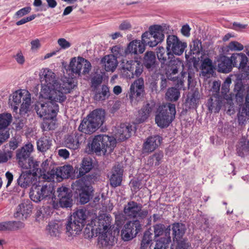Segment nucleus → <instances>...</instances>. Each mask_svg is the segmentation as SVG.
Masks as SVG:
<instances>
[{"mask_svg": "<svg viewBox=\"0 0 249 249\" xmlns=\"http://www.w3.org/2000/svg\"><path fill=\"white\" fill-rule=\"evenodd\" d=\"M91 163L87 159H84L81 167L79 169V176H83L91 169Z\"/></svg>", "mask_w": 249, "mask_h": 249, "instance_id": "54", "label": "nucleus"}, {"mask_svg": "<svg viewBox=\"0 0 249 249\" xmlns=\"http://www.w3.org/2000/svg\"><path fill=\"white\" fill-rule=\"evenodd\" d=\"M84 139L83 134L76 133L74 135L68 136L65 139V144L68 148L75 150L79 148L80 143Z\"/></svg>", "mask_w": 249, "mask_h": 249, "instance_id": "24", "label": "nucleus"}, {"mask_svg": "<svg viewBox=\"0 0 249 249\" xmlns=\"http://www.w3.org/2000/svg\"><path fill=\"white\" fill-rule=\"evenodd\" d=\"M123 169L120 165L114 166L111 172L110 177V184L113 187H116L121 185Z\"/></svg>", "mask_w": 249, "mask_h": 249, "instance_id": "27", "label": "nucleus"}, {"mask_svg": "<svg viewBox=\"0 0 249 249\" xmlns=\"http://www.w3.org/2000/svg\"><path fill=\"white\" fill-rule=\"evenodd\" d=\"M145 45L148 44L144 43L142 39V42L138 40H133L128 44L127 52L134 54L142 53L145 50Z\"/></svg>", "mask_w": 249, "mask_h": 249, "instance_id": "34", "label": "nucleus"}, {"mask_svg": "<svg viewBox=\"0 0 249 249\" xmlns=\"http://www.w3.org/2000/svg\"><path fill=\"white\" fill-rule=\"evenodd\" d=\"M143 63L149 71L154 70L157 66L155 53L151 51L147 52L143 57Z\"/></svg>", "mask_w": 249, "mask_h": 249, "instance_id": "35", "label": "nucleus"}, {"mask_svg": "<svg viewBox=\"0 0 249 249\" xmlns=\"http://www.w3.org/2000/svg\"><path fill=\"white\" fill-rule=\"evenodd\" d=\"M186 80H187L188 88L194 87L195 81V73L192 71H188L187 72H181L180 80L178 83V86L180 89L183 88V83Z\"/></svg>", "mask_w": 249, "mask_h": 249, "instance_id": "31", "label": "nucleus"}, {"mask_svg": "<svg viewBox=\"0 0 249 249\" xmlns=\"http://www.w3.org/2000/svg\"><path fill=\"white\" fill-rule=\"evenodd\" d=\"M50 210V207H38L36 208V212L35 214L36 220L37 222H41L43 221L45 214L47 213L46 210Z\"/></svg>", "mask_w": 249, "mask_h": 249, "instance_id": "52", "label": "nucleus"}, {"mask_svg": "<svg viewBox=\"0 0 249 249\" xmlns=\"http://www.w3.org/2000/svg\"><path fill=\"white\" fill-rule=\"evenodd\" d=\"M171 54L170 52H166L164 48L162 47H159L157 48V55L161 63V68H164V65L168 62V60Z\"/></svg>", "mask_w": 249, "mask_h": 249, "instance_id": "43", "label": "nucleus"}, {"mask_svg": "<svg viewBox=\"0 0 249 249\" xmlns=\"http://www.w3.org/2000/svg\"><path fill=\"white\" fill-rule=\"evenodd\" d=\"M39 78L41 83L40 97L50 99L62 104L67 99L66 94L76 86L71 78L65 77L58 81L55 73L48 68L41 70Z\"/></svg>", "mask_w": 249, "mask_h": 249, "instance_id": "1", "label": "nucleus"}, {"mask_svg": "<svg viewBox=\"0 0 249 249\" xmlns=\"http://www.w3.org/2000/svg\"><path fill=\"white\" fill-rule=\"evenodd\" d=\"M73 173V168L72 166L66 165L59 167L56 170H52L51 173H44L43 178L49 182L53 181L55 177L61 179L68 178L71 177Z\"/></svg>", "mask_w": 249, "mask_h": 249, "instance_id": "12", "label": "nucleus"}, {"mask_svg": "<svg viewBox=\"0 0 249 249\" xmlns=\"http://www.w3.org/2000/svg\"><path fill=\"white\" fill-rule=\"evenodd\" d=\"M183 64L178 58L174 59L169 61L164 66L163 72L166 74L167 78L172 80H175L176 76L178 71L182 69Z\"/></svg>", "mask_w": 249, "mask_h": 249, "instance_id": "18", "label": "nucleus"}, {"mask_svg": "<svg viewBox=\"0 0 249 249\" xmlns=\"http://www.w3.org/2000/svg\"><path fill=\"white\" fill-rule=\"evenodd\" d=\"M170 241V236L161 238L157 241L154 249H166Z\"/></svg>", "mask_w": 249, "mask_h": 249, "instance_id": "53", "label": "nucleus"}, {"mask_svg": "<svg viewBox=\"0 0 249 249\" xmlns=\"http://www.w3.org/2000/svg\"><path fill=\"white\" fill-rule=\"evenodd\" d=\"M134 69L135 71H134V76L135 75L137 77L139 76L142 73L143 70L142 64L136 61Z\"/></svg>", "mask_w": 249, "mask_h": 249, "instance_id": "63", "label": "nucleus"}, {"mask_svg": "<svg viewBox=\"0 0 249 249\" xmlns=\"http://www.w3.org/2000/svg\"><path fill=\"white\" fill-rule=\"evenodd\" d=\"M33 205L29 199L23 200L17 207L15 217H19L22 220L29 217L32 212Z\"/></svg>", "mask_w": 249, "mask_h": 249, "instance_id": "20", "label": "nucleus"}, {"mask_svg": "<svg viewBox=\"0 0 249 249\" xmlns=\"http://www.w3.org/2000/svg\"><path fill=\"white\" fill-rule=\"evenodd\" d=\"M163 157L162 152L155 153L152 156H150L147 160V164L151 166H157L159 165L160 162Z\"/></svg>", "mask_w": 249, "mask_h": 249, "instance_id": "50", "label": "nucleus"}, {"mask_svg": "<svg viewBox=\"0 0 249 249\" xmlns=\"http://www.w3.org/2000/svg\"><path fill=\"white\" fill-rule=\"evenodd\" d=\"M70 218L83 227L86 219V211L84 209L78 210Z\"/></svg>", "mask_w": 249, "mask_h": 249, "instance_id": "45", "label": "nucleus"}, {"mask_svg": "<svg viewBox=\"0 0 249 249\" xmlns=\"http://www.w3.org/2000/svg\"><path fill=\"white\" fill-rule=\"evenodd\" d=\"M52 141L49 138L44 137L37 142V149L41 152L46 151L51 146Z\"/></svg>", "mask_w": 249, "mask_h": 249, "instance_id": "47", "label": "nucleus"}, {"mask_svg": "<svg viewBox=\"0 0 249 249\" xmlns=\"http://www.w3.org/2000/svg\"><path fill=\"white\" fill-rule=\"evenodd\" d=\"M53 190L51 183L48 181L43 185H34L30 192V197L33 201L38 202L50 196L53 193Z\"/></svg>", "mask_w": 249, "mask_h": 249, "instance_id": "8", "label": "nucleus"}, {"mask_svg": "<svg viewBox=\"0 0 249 249\" xmlns=\"http://www.w3.org/2000/svg\"><path fill=\"white\" fill-rule=\"evenodd\" d=\"M12 119V117L10 113L0 114V129L8 128Z\"/></svg>", "mask_w": 249, "mask_h": 249, "instance_id": "49", "label": "nucleus"}, {"mask_svg": "<svg viewBox=\"0 0 249 249\" xmlns=\"http://www.w3.org/2000/svg\"><path fill=\"white\" fill-rule=\"evenodd\" d=\"M176 114L175 105L167 103L159 107L155 117V121L161 128L167 127L175 118Z\"/></svg>", "mask_w": 249, "mask_h": 249, "instance_id": "5", "label": "nucleus"}, {"mask_svg": "<svg viewBox=\"0 0 249 249\" xmlns=\"http://www.w3.org/2000/svg\"><path fill=\"white\" fill-rule=\"evenodd\" d=\"M85 58L78 57L77 58L75 57L72 58L70 63L68 69L67 70L70 77L68 78H71L73 80L74 78L78 77L81 76L80 73V67L85 66V69L88 66V63L84 64L85 62Z\"/></svg>", "mask_w": 249, "mask_h": 249, "instance_id": "16", "label": "nucleus"}, {"mask_svg": "<svg viewBox=\"0 0 249 249\" xmlns=\"http://www.w3.org/2000/svg\"><path fill=\"white\" fill-rule=\"evenodd\" d=\"M228 48L231 51H240L243 50L244 46L240 43L234 41L229 44Z\"/></svg>", "mask_w": 249, "mask_h": 249, "instance_id": "57", "label": "nucleus"}, {"mask_svg": "<svg viewBox=\"0 0 249 249\" xmlns=\"http://www.w3.org/2000/svg\"><path fill=\"white\" fill-rule=\"evenodd\" d=\"M131 28L132 25L128 20L123 21L119 26V29L122 31L130 30Z\"/></svg>", "mask_w": 249, "mask_h": 249, "instance_id": "64", "label": "nucleus"}, {"mask_svg": "<svg viewBox=\"0 0 249 249\" xmlns=\"http://www.w3.org/2000/svg\"><path fill=\"white\" fill-rule=\"evenodd\" d=\"M21 99L22 103L19 109L20 114L25 115L29 110L31 103V94L28 91L18 90L14 92L9 97V103L13 111L17 112Z\"/></svg>", "mask_w": 249, "mask_h": 249, "instance_id": "4", "label": "nucleus"}, {"mask_svg": "<svg viewBox=\"0 0 249 249\" xmlns=\"http://www.w3.org/2000/svg\"><path fill=\"white\" fill-rule=\"evenodd\" d=\"M33 151V145L31 143H28L17 150L16 157L18 164L22 168L32 169L35 173L39 164L38 162H35L32 158L30 157Z\"/></svg>", "mask_w": 249, "mask_h": 249, "instance_id": "6", "label": "nucleus"}, {"mask_svg": "<svg viewBox=\"0 0 249 249\" xmlns=\"http://www.w3.org/2000/svg\"><path fill=\"white\" fill-rule=\"evenodd\" d=\"M47 102L45 103H38L35 107L37 114L40 117H45L49 116L52 113V110L54 109L55 106L59 108L57 101H53L50 99H47Z\"/></svg>", "mask_w": 249, "mask_h": 249, "instance_id": "19", "label": "nucleus"}, {"mask_svg": "<svg viewBox=\"0 0 249 249\" xmlns=\"http://www.w3.org/2000/svg\"><path fill=\"white\" fill-rule=\"evenodd\" d=\"M236 151L239 156L249 159V141L245 138L241 139L237 145Z\"/></svg>", "mask_w": 249, "mask_h": 249, "instance_id": "33", "label": "nucleus"}, {"mask_svg": "<svg viewBox=\"0 0 249 249\" xmlns=\"http://www.w3.org/2000/svg\"><path fill=\"white\" fill-rule=\"evenodd\" d=\"M57 43L62 49L65 50L70 48L71 46L70 42L68 41L64 38H61L58 39Z\"/></svg>", "mask_w": 249, "mask_h": 249, "instance_id": "61", "label": "nucleus"}, {"mask_svg": "<svg viewBox=\"0 0 249 249\" xmlns=\"http://www.w3.org/2000/svg\"><path fill=\"white\" fill-rule=\"evenodd\" d=\"M238 119L240 124H244L249 119V90L248 91L245 105L239 112Z\"/></svg>", "mask_w": 249, "mask_h": 249, "instance_id": "32", "label": "nucleus"}, {"mask_svg": "<svg viewBox=\"0 0 249 249\" xmlns=\"http://www.w3.org/2000/svg\"><path fill=\"white\" fill-rule=\"evenodd\" d=\"M7 145H5L2 149H0V164L7 162L13 157V151L6 149Z\"/></svg>", "mask_w": 249, "mask_h": 249, "instance_id": "46", "label": "nucleus"}, {"mask_svg": "<svg viewBox=\"0 0 249 249\" xmlns=\"http://www.w3.org/2000/svg\"><path fill=\"white\" fill-rule=\"evenodd\" d=\"M149 30V32H145L142 36L144 43L153 47L163 40L164 32L162 26L158 25L152 26Z\"/></svg>", "mask_w": 249, "mask_h": 249, "instance_id": "7", "label": "nucleus"}, {"mask_svg": "<svg viewBox=\"0 0 249 249\" xmlns=\"http://www.w3.org/2000/svg\"><path fill=\"white\" fill-rule=\"evenodd\" d=\"M10 137L9 128L0 129V146Z\"/></svg>", "mask_w": 249, "mask_h": 249, "instance_id": "59", "label": "nucleus"}, {"mask_svg": "<svg viewBox=\"0 0 249 249\" xmlns=\"http://www.w3.org/2000/svg\"><path fill=\"white\" fill-rule=\"evenodd\" d=\"M232 67H237L246 76H249V69L247 68L248 59L243 53H234L230 57Z\"/></svg>", "mask_w": 249, "mask_h": 249, "instance_id": "17", "label": "nucleus"}, {"mask_svg": "<svg viewBox=\"0 0 249 249\" xmlns=\"http://www.w3.org/2000/svg\"><path fill=\"white\" fill-rule=\"evenodd\" d=\"M83 227L70 218L65 224V234L68 237L73 238L80 233Z\"/></svg>", "mask_w": 249, "mask_h": 249, "instance_id": "23", "label": "nucleus"}, {"mask_svg": "<svg viewBox=\"0 0 249 249\" xmlns=\"http://www.w3.org/2000/svg\"><path fill=\"white\" fill-rule=\"evenodd\" d=\"M72 189L77 194H79L80 201L82 204L88 202L90 199L92 188L90 185H87L83 179L76 180L71 185Z\"/></svg>", "mask_w": 249, "mask_h": 249, "instance_id": "9", "label": "nucleus"}, {"mask_svg": "<svg viewBox=\"0 0 249 249\" xmlns=\"http://www.w3.org/2000/svg\"><path fill=\"white\" fill-rule=\"evenodd\" d=\"M132 130V126L122 124L116 128L115 138L106 135H98L93 139L90 144L92 151L97 154H108L116 146V139L123 141L130 137Z\"/></svg>", "mask_w": 249, "mask_h": 249, "instance_id": "2", "label": "nucleus"}, {"mask_svg": "<svg viewBox=\"0 0 249 249\" xmlns=\"http://www.w3.org/2000/svg\"><path fill=\"white\" fill-rule=\"evenodd\" d=\"M249 90V87L243 85L241 81H238L235 84L234 91L237 102L240 104L243 103L245 95L246 98Z\"/></svg>", "mask_w": 249, "mask_h": 249, "instance_id": "29", "label": "nucleus"}, {"mask_svg": "<svg viewBox=\"0 0 249 249\" xmlns=\"http://www.w3.org/2000/svg\"><path fill=\"white\" fill-rule=\"evenodd\" d=\"M142 206L140 204L131 201L127 203L124 207V213L126 217L129 218H136L143 219L147 214V210L142 209Z\"/></svg>", "mask_w": 249, "mask_h": 249, "instance_id": "10", "label": "nucleus"}, {"mask_svg": "<svg viewBox=\"0 0 249 249\" xmlns=\"http://www.w3.org/2000/svg\"><path fill=\"white\" fill-rule=\"evenodd\" d=\"M231 83V79L230 77H227L221 87V95L224 100L228 103L232 100L233 95L230 92V87Z\"/></svg>", "mask_w": 249, "mask_h": 249, "instance_id": "40", "label": "nucleus"}, {"mask_svg": "<svg viewBox=\"0 0 249 249\" xmlns=\"http://www.w3.org/2000/svg\"><path fill=\"white\" fill-rule=\"evenodd\" d=\"M201 74L204 77H209L213 72V67L212 61L209 58L205 59L202 63L201 66Z\"/></svg>", "mask_w": 249, "mask_h": 249, "instance_id": "42", "label": "nucleus"}, {"mask_svg": "<svg viewBox=\"0 0 249 249\" xmlns=\"http://www.w3.org/2000/svg\"><path fill=\"white\" fill-rule=\"evenodd\" d=\"M152 236L153 234L150 230L145 231L141 243L142 248H144L148 246L152 240Z\"/></svg>", "mask_w": 249, "mask_h": 249, "instance_id": "55", "label": "nucleus"}, {"mask_svg": "<svg viewBox=\"0 0 249 249\" xmlns=\"http://www.w3.org/2000/svg\"><path fill=\"white\" fill-rule=\"evenodd\" d=\"M144 92V81L142 78L135 80L130 87L129 97L132 103L136 104L141 100Z\"/></svg>", "mask_w": 249, "mask_h": 249, "instance_id": "14", "label": "nucleus"}, {"mask_svg": "<svg viewBox=\"0 0 249 249\" xmlns=\"http://www.w3.org/2000/svg\"><path fill=\"white\" fill-rule=\"evenodd\" d=\"M141 224L138 220L127 222L122 231L121 235L124 241H129L136 236L141 230Z\"/></svg>", "mask_w": 249, "mask_h": 249, "instance_id": "15", "label": "nucleus"}, {"mask_svg": "<svg viewBox=\"0 0 249 249\" xmlns=\"http://www.w3.org/2000/svg\"><path fill=\"white\" fill-rule=\"evenodd\" d=\"M28 169L29 170L22 172L17 179V183L21 187L27 188L29 186L32 181V174L36 175L38 173V167H37V169L36 170L35 173L33 172L32 169Z\"/></svg>", "mask_w": 249, "mask_h": 249, "instance_id": "25", "label": "nucleus"}, {"mask_svg": "<svg viewBox=\"0 0 249 249\" xmlns=\"http://www.w3.org/2000/svg\"><path fill=\"white\" fill-rule=\"evenodd\" d=\"M165 227L161 224H157L154 226V237H157L163 233Z\"/></svg>", "mask_w": 249, "mask_h": 249, "instance_id": "60", "label": "nucleus"}, {"mask_svg": "<svg viewBox=\"0 0 249 249\" xmlns=\"http://www.w3.org/2000/svg\"><path fill=\"white\" fill-rule=\"evenodd\" d=\"M102 81L103 78L100 75L93 77L91 80L92 87L95 89L98 88L97 87L102 83Z\"/></svg>", "mask_w": 249, "mask_h": 249, "instance_id": "62", "label": "nucleus"}, {"mask_svg": "<svg viewBox=\"0 0 249 249\" xmlns=\"http://www.w3.org/2000/svg\"><path fill=\"white\" fill-rule=\"evenodd\" d=\"M154 105L153 103L146 104L139 112V123L142 122L149 116L153 109Z\"/></svg>", "mask_w": 249, "mask_h": 249, "instance_id": "44", "label": "nucleus"}, {"mask_svg": "<svg viewBox=\"0 0 249 249\" xmlns=\"http://www.w3.org/2000/svg\"><path fill=\"white\" fill-rule=\"evenodd\" d=\"M59 108L55 106L54 109L52 110L49 116L45 117L43 118L42 123V128L44 131H48L54 129L55 128V122L54 118L56 117Z\"/></svg>", "mask_w": 249, "mask_h": 249, "instance_id": "26", "label": "nucleus"}, {"mask_svg": "<svg viewBox=\"0 0 249 249\" xmlns=\"http://www.w3.org/2000/svg\"><path fill=\"white\" fill-rule=\"evenodd\" d=\"M88 226L91 228L92 232L101 233L107 231L110 226V219L108 216L99 215L92 219Z\"/></svg>", "mask_w": 249, "mask_h": 249, "instance_id": "11", "label": "nucleus"}, {"mask_svg": "<svg viewBox=\"0 0 249 249\" xmlns=\"http://www.w3.org/2000/svg\"><path fill=\"white\" fill-rule=\"evenodd\" d=\"M198 92L195 91L192 94L188 95L187 101L190 103L191 106H195L198 102Z\"/></svg>", "mask_w": 249, "mask_h": 249, "instance_id": "58", "label": "nucleus"}, {"mask_svg": "<svg viewBox=\"0 0 249 249\" xmlns=\"http://www.w3.org/2000/svg\"><path fill=\"white\" fill-rule=\"evenodd\" d=\"M115 242V237L107 231L100 233L98 239V245L102 249H109L114 245Z\"/></svg>", "mask_w": 249, "mask_h": 249, "instance_id": "22", "label": "nucleus"}, {"mask_svg": "<svg viewBox=\"0 0 249 249\" xmlns=\"http://www.w3.org/2000/svg\"><path fill=\"white\" fill-rule=\"evenodd\" d=\"M232 68L229 57L222 56L220 58L218 64V69L219 72L227 73L231 71Z\"/></svg>", "mask_w": 249, "mask_h": 249, "instance_id": "37", "label": "nucleus"}, {"mask_svg": "<svg viewBox=\"0 0 249 249\" xmlns=\"http://www.w3.org/2000/svg\"><path fill=\"white\" fill-rule=\"evenodd\" d=\"M136 61H126L123 62V74L127 78L131 79L134 78V70L136 65Z\"/></svg>", "mask_w": 249, "mask_h": 249, "instance_id": "41", "label": "nucleus"}, {"mask_svg": "<svg viewBox=\"0 0 249 249\" xmlns=\"http://www.w3.org/2000/svg\"><path fill=\"white\" fill-rule=\"evenodd\" d=\"M161 140L159 136L148 137L143 144V152L150 153L154 151L160 144Z\"/></svg>", "mask_w": 249, "mask_h": 249, "instance_id": "28", "label": "nucleus"}, {"mask_svg": "<svg viewBox=\"0 0 249 249\" xmlns=\"http://www.w3.org/2000/svg\"><path fill=\"white\" fill-rule=\"evenodd\" d=\"M166 43L167 51L177 55H181L187 47L186 43L181 41L175 35H169L166 39Z\"/></svg>", "mask_w": 249, "mask_h": 249, "instance_id": "13", "label": "nucleus"}, {"mask_svg": "<svg viewBox=\"0 0 249 249\" xmlns=\"http://www.w3.org/2000/svg\"><path fill=\"white\" fill-rule=\"evenodd\" d=\"M224 100L221 98L213 96L210 98L208 102V107L209 110L212 112H218L220 110Z\"/></svg>", "mask_w": 249, "mask_h": 249, "instance_id": "38", "label": "nucleus"}, {"mask_svg": "<svg viewBox=\"0 0 249 249\" xmlns=\"http://www.w3.org/2000/svg\"><path fill=\"white\" fill-rule=\"evenodd\" d=\"M62 225L59 221H51L46 227L47 232L53 237H58L62 230Z\"/></svg>", "mask_w": 249, "mask_h": 249, "instance_id": "36", "label": "nucleus"}, {"mask_svg": "<svg viewBox=\"0 0 249 249\" xmlns=\"http://www.w3.org/2000/svg\"><path fill=\"white\" fill-rule=\"evenodd\" d=\"M105 112L102 109H96L90 113L81 122L78 130L84 133L91 134L103 124Z\"/></svg>", "mask_w": 249, "mask_h": 249, "instance_id": "3", "label": "nucleus"}, {"mask_svg": "<svg viewBox=\"0 0 249 249\" xmlns=\"http://www.w3.org/2000/svg\"><path fill=\"white\" fill-rule=\"evenodd\" d=\"M110 96L109 88L106 85H102L101 88L95 89L94 99L96 101H104Z\"/></svg>", "mask_w": 249, "mask_h": 249, "instance_id": "39", "label": "nucleus"}, {"mask_svg": "<svg viewBox=\"0 0 249 249\" xmlns=\"http://www.w3.org/2000/svg\"><path fill=\"white\" fill-rule=\"evenodd\" d=\"M101 63L107 71H114L118 65L116 56L112 54L105 56L101 59Z\"/></svg>", "mask_w": 249, "mask_h": 249, "instance_id": "30", "label": "nucleus"}, {"mask_svg": "<svg viewBox=\"0 0 249 249\" xmlns=\"http://www.w3.org/2000/svg\"><path fill=\"white\" fill-rule=\"evenodd\" d=\"M179 96L180 92L178 89L175 88H169L166 93L167 99L170 101H177Z\"/></svg>", "mask_w": 249, "mask_h": 249, "instance_id": "51", "label": "nucleus"}, {"mask_svg": "<svg viewBox=\"0 0 249 249\" xmlns=\"http://www.w3.org/2000/svg\"><path fill=\"white\" fill-rule=\"evenodd\" d=\"M8 231H15L23 228L25 224L21 221H8Z\"/></svg>", "mask_w": 249, "mask_h": 249, "instance_id": "56", "label": "nucleus"}, {"mask_svg": "<svg viewBox=\"0 0 249 249\" xmlns=\"http://www.w3.org/2000/svg\"><path fill=\"white\" fill-rule=\"evenodd\" d=\"M57 193L60 205L62 207H70L71 205V195L69 192V189L66 187L58 188Z\"/></svg>", "mask_w": 249, "mask_h": 249, "instance_id": "21", "label": "nucleus"}, {"mask_svg": "<svg viewBox=\"0 0 249 249\" xmlns=\"http://www.w3.org/2000/svg\"><path fill=\"white\" fill-rule=\"evenodd\" d=\"M172 231L175 237L177 240L182 237L185 233V225L182 223H174L172 226Z\"/></svg>", "mask_w": 249, "mask_h": 249, "instance_id": "48", "label": "nucleus"}]
</instances>
